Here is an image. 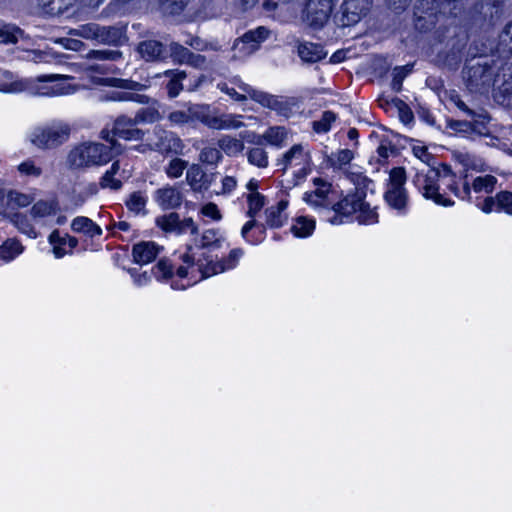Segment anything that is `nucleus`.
Returning <instances> with one entry per match:
<instances>
[{
    "label": "nucleus",
    "instance_id": "13",
    "mask_svg": "<svg viewBox=\"0 0 512 512\" xmlns=\"http://www.w3.org/2000/svg\"><path fill=\"white\" fill-rule=\"evenodd\" d=\"M155 202L162 209H175L182 204L183 194L177 185H165L154 193Z\"/></svg>",
    "mask_w": 512,
    "mask_h": 512
},
{
    "label": "nucleus",
    "instance_id": "40",
    "mask_svg": "<svg viewBox=\"0 0 512 512\" xmlns=\"http://www.w3.org/2000/svg\"><path fill=\"white\" fill-rule=\"evenodd\" d=\"M56 212V204L53 201L40 200L36 202L31 208V215L34 218H42Z\"/></svg>",
    "mask_w": 512,
    "mask_h": 512
},
{
    "label": "nucleus",
    "instance_id": "55",
    "mask_svg": "<svg viewBox=\"0 0 512 512\" xmlns=\"http://www.w3.org/2000/svg\"><path fill=\"white\" fill-rule=\"evenodd\" d=\"M285 220V216L279 212V209L270 207L266 209V222L271 227H280Z\"/></svg>",
    "mask_w": 512,
    "mask_h": 512
},
{
    "label": "nucleus",
    "instance_id": "48",
    "mask_svg": "<svg viewBox=\"0 0 512 512\" xmlns=\"http://www.w3.org/2000/svg\"><path fill=\"white\" fill-rule=\"evenodd\" d=\"M499 47L503 52L512 53V21L509 22L499 36Z\"/></svg>",
    "mask_w": 512,
    "mask_h": 512
},
{
    "label": "nucleus",
    "instance_id": "30",
    "mask_svg": "<svg viewBox=\"0 0 512 512\" xmlns=\"http://www.w3.org/2000/svg\"><path fill=\"white\" fill-rule=\"evenodd\" d=\"M247 160L251 165L258 168H266L269 164L268 152L260 146L249 148L247 151Z\"/></svg>",
    "mask_w": 512,
    "mask_h": 512
},
{
    "label": "nucleus",
    "instance_id": "9",
    "mask_svg": "<svg viewBox=\"0 0 512 512\" xmlns=\"http://www.w3.org/2000/svg\"><path fill=\"white\" fill-rule=\"evenodd\" d=\"M155 140L149 143V147L161 154H182L184 144L173 132L167 131L159 126L154 128Z\"/></svg>",
    "mask_w": 512,
    "mask_h": 512
},
{
    "label": "nucleus",
    "instance_id": "25",
    "mask_svg": "<svg viewBox=\"0 0 512 512\" xmlns=\"http://www.w3.org/2000/svg\"><path fill=\"white\" fill-rule=\"evenodd\" d=\"M134 118L138 123L151 124L160 121L162 115L158 109V102L153 100L150 106L139 109Z\"/></svg>",
    "mask_w": 512,
    "mask_h": 512
},
{
    "label": "nucleus",
    "instance_id": "6",
    "mask_svg": "<svg viewBox=\"0 0 512 512\" xmlns=\"http://www.w3.org/2000/svg\"><path fill=\"white\" fill-rule=\"evenodd\" d=\"M406 173L404 168H393L389 176L388 189L385 192V200L388 205L398 211H404L407 206L408 196L404 188Z\"/></svg>",
    "mask_w": 512,
    "mask_h": 512
},
{
    "label": "nucleus",
    "instance_id": "43",
    "mask_svg": "<svg viewBox=\"0 0 512 512\" xmlns=\"http://www.w3.org/2000/svg\"><path fill=\"white\" fill-rule=\"evenodd\" d=\"M358 219L359 222L364 224H371L377 222V213L374 209L370 207L368 203L361 200V205L358 206Z\"/></svg>",
    "mask_w": 512,
    "mask_h": 512
},
{
    "label": "nucleus",
    "instance_id": "3",
    "mask_svg": "<svg viewBox=\"0 0 512 512\" xmlns=\"http://www.w3.org/2000/svg\"><path fill=\"white\" fill-rule=\"evenodd\" d=\"M277 166L285 173L288 169L296 168L292 179H288V187L299 185L310 172L311 155L310 151L303 144H295L277 160Z\"/></svg>",
    "mask_w": 512,
    "mask_h": 512
},
{
    "label": "nucleus",
    "instance_id": "54",
    "mask_svg": "<svg viewBox=\"0 0 512 512\" xmlns=\"http://www.w3.org/2000/svg\"><path fill=\"white\" fill-rule=\"evenodd\" d=\"M168 120L171 125L181 126L190 123L189 109L187 110H175L169 113Z\"/></svg>",
    "mask_w": 512,
    "mask_h": 512
},
{
    "label": "nucleus",
    "instance_id": "34",
    "mask_svg": "<svg viewBox=\"0 0 512 512\" xmlns=\"http://www.w3.org/2000/svg\"><path fill=\"white\" fill-rule=\"evenodd\" d=\"M190 123L199 121L205 126L208 123L209 116L211 113V108L207 104H193L188 107Z\"/></svg>",
    "mask_w": 512,
    "mask_h": 512
},
{
    "label": "nucleus",
    "instance_id": "12",
    "mask_svg": "<svg viewBox=\"0 0 512 512\" xmlns=\"http://www.w3.org/2000/svg\"><path fill=\"white\" fill-rule=\"evenodd\" d=\"M139 124L135 118L119 116L113 126V134L126 141H140L144 138L145 132L136 127Z\"/></svg>",
    "mask_w": 512,
    "mask_h": 512
},
{
    "label": "nucleus",
    "instance_id": "4",
    "mask_svg": "<svg viewBox=\"0 0 512 512\" xmlns=\"http://www.w3.org/2000/svg\"><path fill=\"white\" fill-rule=\"evenodd\" d=\"M441 169L429 167L425 170H421L415 177V185L426 199L433 200L436 204L442 206H452L454 204L448 198H445L438 192L439 187L437 181L441 179Z\"/></svg>",
    "mask_w": 512,
    "mask_h": 512
},
{
    "label": "nucleus",
    "instance_id": "56",
    "mask_svg": "<svg viewBox=\"0 0 512 512\" xmlns=\"http://www.w3.org/2000/svg\"><path fill=\"white\" fill-rule=\"evenodd\" d=\"M220 242L219 232L215 229L205 230L201 236L200 246L202 248L218 245Z\"/></svg>",
    "mask_w": 512,
    "mask_h": 512
},
{
    "label": "nucleus",
    "instance_id": "36",
    "mask_svg": "<svg viewBox=\"0 0 512 512\" xmlns=\"http://www.w3.org/2000/svg\"><path fill=\"white\" fill-rule=\"evenodd\" d=\"M315 222L306 217H299L291 227L292 233L297 237H307L312 234Z\"/></svg>",
    "mask_w": 512,
    "mask_h": 512
},
{
    "label": "nucleus",
    "instance_id": "33",
    "mask_svg": "<svg viewBox=\"0 0 512 512\" xmlns=\"http://www.w3.org/2000/svg\"><path fill=\"white\" fill-rule=\"evenodd\" d=\"M497 184V178L493 175H484L476 177L471 184L476 193H492Z\"/></svg>",
    "mask_w": 512,
    "mask_h": 512
},
{
    "label": "nucleus",
    "instance_id": "38",
    "mask_svg": "<svg viewBox=\"0 0 512 512\" xmlns=\"http://www.w3.org/2000/svg\"><path fill=\"white\" fill-rule=\"evenodd\" d=\"M74 0H38L39 5L50 14H59L64 12L73 4Z\"/></svg>",
    "mask_w": 512,
    "mask_h": 512
},
{
    "label": "nucleus",
    "instance_id": "59",
    "mask_svg": "<svg viewBox=\"0 0 512 512\" xmlns=\"http://www.w3.org/2000/svg\"><path fill=\"white\" fill-rule=\"evenodd\" d=\"M117 100L122 101H134L141 104H149L151 101L150 97L144 94H137L131 92L118 93Z\"/></svg>",
    "mask_w": 512,
    "mask_h": 512
},
{
    "label": "nucleus",
    "instance_id": "44",
    "mask_svg": "<svg viewBox=\"0 0 512 512\" xmlns=\"http://www.w3.org/2000/svg\"><path fill=\"white\" fill-rule=\"evenodd\" d=\"M122 57V53L119 50H91L87 54V58L89 59H97V60H110L116 61Z\"/></svg>",
    "mask_w": 512,
    "mask_h": 512
},
{
    "label": "nucleus",
    "instance_id": "27",
    "mask_svg": "<svg viewBox=\"0 0 512 512\" xmlns=\"http://www.w3.org/2000/svg\"><path fill=\"white\" fill-rule=\"evenodd\" d=\"M437 5L436 9L442 14L457 17L464 10L462 0H431Z\"/></svg>",
    "mask_w": 512,
    "mask_h": 512
},
{
    "label": "nucleus",
    "instance_id": "22",
    "mask_svg": "<svg viewBox=\"0 0 512 512\" xmlns=\"http://www.w3.org/2000/svg\"><path fill=\"white\" fill-rule=\"evenodd\" d=\"M252 33H245L241 38L234 42L233 50L235 51L233 59H241L251 55L257 50V44L250 42Z\"/></svg>",
    "mask_w": 512,
    "mask_h": 512
},
{
    "label": "nucleus",
    "instance_id": "37",
    "mask_svg": "<svg viewBox=\"0 0 512 512\" xmlns=\"http://www.w3.org/2000/svg\"><path fill=\"white\" fill-rule=\"evenodd\" d=\"M99 24L96 23H88L79 26L78 28L71 29L69 31V35L82 37L88 40H98L99 33Z\"/></svg>",
    "mask_w": 512,
    "mask_h": 512
},
{
    "label": "nucleus",
    "instance_id": "24",
    "mask_svg": "<svg viewBox=\"0 0 512 512\" xmlns=\"http://www.w3.org/2000/svg\"><path fill=\"white\" fill-rule=\"evenodd\" d=\"M164 76L169 77V82L166 85L168 96L170 98L177 97L183 90L182 81L186 78V73L179 70H167Z\"/></svg>",
    "mask_w": 512,
    "mask_h": 512
},
{
    "label": "nucleus",
    "instance_id": "28",
    "mask_svg": "<svg viewBox=\"0 0 512 512\" xmlns=\"http://www.w3.org/2000/svg\"><path fill=\"white\" fill-rule=\"evenodd\" d=\"M287 137L288 131L281 126L270 127L262 135L263 139H265L269 144L276 147H282L285 144Z\"/></svg>",
    "mask_w": 512,
    "mask_h": 512
},
{
    "label": "nucleus",
    "instance_id": "58",
    "mask_svg": "<svg viewBox=\"0 0 512 512\" xmlns=\"http://www.w3.org/2000/svg\"><path fill=\"white\" fill-rule=\"evenodd\" d=\"M19 29L9 25H0V43H14L17 41L16 33Z\"/></svg>",
    "mask_w": 512,
    "mask_h": 512
},
{
    "label": "nucleus",
    "instance_id": "63",
    "mask_svg": "<svg viewBox=\"0 0 512 512\" xmlns=\"http://www.w3.org/2000/svg\"><path fill=\"white\" fill-rule=\"evenodd\" d=\"M210 129L222 130L223 127V113L218 111H211L208 123L206 125Z\"/></svg>",
    "mask_w": 512,
    "mask_h": 512
},
{
    "label": "nucleus",
    "instance_id": "52",
    "mask_svg": "<svg viewBox=\"0 0 512 512\" xmlns=\"http://www.w3.org/2000/svg\"><path fill=\"white\" fill-rule=\"evenodd\" d=\"M243 116L238 114L223 113L222 130H237L245 126L242 122Z\"/></svg>",
    "mask_w": 512,
    "mask_h": 512
},
{
    "label": "nucleus",
    "instance_id": "57",
    "mask_svg": "<svg viewBox=\"0 0 512 512\" xmlns=\"http://www.w3.org/2000/svg\"><path fill=\"white\" fill-rule=\"evenodd\" d=\"M412 151L414 156L426 164L428 168L432 167L434 163V156L428 152L427 147L416 145L412 148Z\"/></svg>",
    "mask_w": 512,
    "mask_h": 512
},
{
    "label": "nucleus",
    "instance_id": "11",
    "mask_svg": "<svg viewBox=\"0 0 512 512\" xmlns=\"http://www.w3.org/2000/svg\"><path fill=\"white\" fill-rule=\"evenodd\" d=\"M156 224L166 233H175L177 235L190 232L192 235L198 233V227L192 218L180 219L179 214L171 212L166 215L159 216Z\"/></svg>",
    "mask_w": 512,
    "mask_h": 512
},
{
    "label": "nucleus",
    "instance_id": "8",
    "mask_svg": "<svg viewBox=\"0 0 512 512\" xmlns=\"http://www.w3.org/2000/svg\"><path fill=\"white\" fill-rule=\"evenodd\" d=\"M313 183L316 187L315 190L306 192L304 200L315 208L329 212L335 198V192L332 190L331 184L321 178H315Z\"/></svg>",
    "mask_w": 512,
    "mask_h": 512
},
{
    "label": "nucleus",
    "instance_id": "51",
    "mask_svg": "<svg viewBox=\"0 0 512 512\" xmlns=\"http://www.w3.org/2000/svg\"><path fill=\"white\" fill-rule=\"evenodd\" d=\"M497 195V211L512 215V192L501 191Z\"/></svg>",
    "mask_w": 512,
    "mask_h": 512
},
{
    "label": "nucleus",
    "instance_id": "2",
    "mask_svg": "<svg viewBox=\"0 0 512 512\" xmlns=\"http://www.w3.org/2000/svg\"><path fill=\"white\" fill-rule=\"evenodd\" d=\"M108 139L107 136H104ZM111 147H108L102 143H82L74 147L68 154L67 163L71 168L80 169L94 165H102L107 163L111 159V150L117 149L116 141L110 140Z\"/></svg>",
    "mask_w": 512,
    "mask_h": 512
},
{
    "label": "nucleus",
    "instance_id": "15",
    "mask_svg": "<svg viewBox=\"0 0 512 512\" xmlns=\"http://www.w3.org/2000/svg\"><path fill=\"white\" fill-rule=\"evenodd\" d=\"M372 5V0H345L342 9L347 24L357 23L366 15Z\"/></svg>",
    "mask_w": 512,
    "mask_h": 512
},
{
    "label": "nucleus",
    "instance_id": "53",
    "mask_svg": "<svg viewBox=\"0 0 512 512\" xmlns=\"http://www.w3.org/2000/svg\"><path fill=\"white\" fill-rule=\"evenodd\" d=\"M49 241L51 244H59L61 246L68 245L70 249H73L78 245L77 238L70 235H65L62 237L60 236L58 231H54L51 233V235L49 236Z\"/></svg>",
    "mask_w": 512,
    "mask_h": 512
},
{
    "label": "nucleus",
    "instance_id": "45",
    "mask_svg": "<svg viewBox=\"0 0 512 512\" xmlns=\"http://www.w3.org/2000/svg\"><path fill=\"white\" fill-rule=\"evenodd\" d=\"M441 179H447L448 189L458 198L461 197V190L459 189L456 181V175L452 172L451 168L447 165H443L441 168Z\"/></svg>",
    "mask_w": 512,
    "mask_h": 512
},
{
    "label": "nucleus",
    "instance_id": "20",
    "mask_svg": "<svg viewBox=\"0 0 512 512\" xmlns=\"http://www.w3.org/2000/svg\"><path fill=\"white\" fill-rule=\"evenodd\" d=\"M298 55L307 63H315L326 56V52L319 44L304 42L298 46Z\"/></svg>",
    "mask_w": 512,
    "mask_h": 512
},
{
    "label": "nucleus",
    "instance_id": "10",
    "mask_svg": "<svg viewBox=\"0 0 512 512\" xmlns=\"http://www.w3.org/2000/svg\"><path fill=\"white\" fill-rule=\"evenodd\" d=\"M365 198V191L357 188L354 194H349L340 201L333 200L330 211L334 212V216L329 218L332 224L342 223V216H349L358 211L361 200Z\"/></svg>",
    "mask_w": 512,
    "mask_h": 512
},
{
    "label": "nucleus",
    "instance_id": "47",
    "mask_svg": "<svg viewBox=\"0 0 512 512\" xmlns=\"http://www.w3.org/2000/svg\"><path fill=\"white\" fill-rule=\"evenodd\" d=\"M170 51L174 60L181 64H186L192 53L188 48L176 42L170 44Z\"/></svg>",
    "mask_w": 512,
    "mask_h": 512
},
{
    "label": "nucleus",
    "instance_id": "39",
    "mask_svg": "<svg viewBox=\"0 0 512 512\" xmlns=\"http://www.w3.org/2000/svg\"><path fill=\"white\" fill-rule=\"evenodd\" d=\"M146 203V197L139 191L130 194L126 200L127 208L135 214L145 213Z\"/></svg>",
    "mask_w": 512,
    "mask_h": 512
},
{
    "label": "nucleus",
    "instance_id": "14",
    "mask_svg": "<svg viewBox=\"0 0 512 512\" xmlns=\"http://www.w3.org/2000/svg\"><path fill=\"white\" fill-rule=\"evenodd\" d=\"M28 89L32 94L42 96L64 95L69 94L73 89L69 85L63 83H55L47 86H29L27 87L24 82H14L11 84L10 91L20 92Z\"/></svg>",
    "mask_w": 512,
    "mask_h": 512
},
{
    "label": "nucleus",
    "instance_id": "23",
    "mask_svg": "<svg viewBox=\"0 0 512 512\" xmlns=\"http://www.w3.org/2000/svg\"><path fill=\"white\" fill-rule=\"evenodd\" d=\"M221 152L225 153L227 156H236L240 154L245 146L241 139H237L230 135H223L218 139L217 142Z\"/></svg>",
    "mask_w": 512,
    "mask_h": 512
},
{
    "label": "nucleus",
    "instance_id": "31",
    "mask_svg": "<svg viewBox=\"0 0 512 512\" xmlns=\"http://www.w3.org/2000/svg\"><path fill=\"white\" fill-rule=\"evenodd\" d=\"M23 252V246L16 239H8L0 246V258L11 261Z\"/></svg>",
    "mask_w": 512,
    "mask_h": 512
},
{
    "label": "nucleus",
    "instance_id": "49",
    "mask_svg": "<svg viewBox=\"0 0 512 512\" xmlns=\"http://www.w3.org/2000/svg\"><path fill=\"white\" fill-rule=\"evenodd\" d=\"M264 197L260 193L248 195V215L253 218L264 206Z\"/></svg>",
    "mask_w": 512,
    "mask_h": 512
},
{
    "label": "nucleus",
    "instance_id": "7",
    "mask_svg": "<svg viewBox=\"0 0 512 512\" xmlns=\"http://www.w3.org/2000/svg\"><path fill=\"white\" fill-rule=\"evenodd\" d=\"M334 0H308L303 21L313 28H321L328 21Z\"/></svg>",
    "mask_w": 512,
    "mask_h": 512
},
{
    "label": "nucleus",
    "instance_id": "61",
    "mask_svg": "<svg viewBox=\"0 0 512 512\" xmlns=\"http://www.w3.org/2000/svg\"><path fill=\"white\" fill-rule=\"evenodd\" d=\"M229 269L228 264H226L225 260L219 261L216 263L208 264L205 269L202 271L203 277H210L212 275L222 273L225 270Z\"/></svg>",
    "mask_w": 512,
    "mask_h": 512
},
{
    "label": "nucleus",
    "instance_id": "32",
    "mask_svg": "<svg viewBox=\"0 0 512 512\" xmlns=\"http://www.w3.org/2000/svg\"><path fill=\"white\" fill-rule=\"evenodd\" d=\"M223 159L220 148L214 146H205L199 153V161L210 166H217Z\"/></svg>",
    "mask_w": 512,
    "mask_h": 512
},
{
    "label": "nucleus",
    "instance_id": "1",
    "mask_svg": "<svg viewBox=\"0 0 512 512\" xmlns=\"http://www.w3.org/2000/svg\"><path fill=\"white\" fill-rule=\"evenodd\" d=\"M497 61L487 57L468 60L462 70L467 89L475 93H484L494 84L498 71Z\"/></svg>",
    "mask_w": 512,
    "mask_h": 512
},
{
    "label": "nucleus",
    "instance_id": "19",
    "mask_svg": "<svg viewBox=\"0 0 512 512\" xmlns=\"http://www.w3.org/2000/svg\"><path fill=\"white\" fill-rule=\"evenodd\" d=\"M71 229L75 233H81L90 238L100 236L102 234V229L90 218L85 216H78L74 218L71 223Z\"/></svg>",
    "mask_w": 512,
    "mask_h": 512
},
{
    "label": "nucleus",
    "instance_id": "41",
    "mask_svg": "<svg viewBox=\"0 0 512 512\" xmlns=\"http://www.w3.org/2000/svg\"><path fill=\"white\" fill-rule=\"evenodd\" d=\"M187 166V161L181 158H174L169 162V164L165 168V173L169 178H179L183 174Z\"/></svg>",
    "mask_w": 512,
    "mask_h": 512
},
{
    "label": "nucleus",
    "instance_id": "60",
    "mask_svg": "<svg viewBox=\"0 0 512 512\" xmlns=\"http://www.w3.org/2000/svg\"><path fill=\"white\" fill-rule=\"evenodd\" d=\"M353 159V152L349 149H343L340 150L336 156L335 159H332V165L337 168H341Z\"/></svg>",
    "mask_w": 512,
    "mask_h": 512
},
{
    "label": "nucleus",
    "instance_id": "17",
    "mask_svg": "<svg viewBox=\"0 0 512 512\" xmlns=\"http://www.w3.org/2000/svg\"><path fill=\"white\" fill-rule=\"evenodd\" d=\"M127 41L126 26H99L97 42L119 46Z\"/></svg>",
    "mask_w": 512,
    "mask_h": 512
},
{
    "label": "nucleus",
    "instance_id": "50",
    "mask_svg": "<svg viewBox=\"0 0 512 512\" xmlns=\"http://www.w3.org/2000/svg\"><path fill=\"white\" fill-rule=\"evenodd\" d=\"M17 169L24 176L37 178L42 175L41 167L37 166L35 162L30 159L20 163Z\"/></svg>",
    "mask_w": 512,
    "mask_h": 512
},
{
    "label": "nucleus",
    "instance_id": "62",
    "mask_svg": "<svg viewBox=\"0 0 512 512\" xmlns=\"http://www.w3.org/2000/svg\"><path fill=\"white\" fill-rule=\"evenodd\" d=\"M268 97L271 98L272 100H274V101H272L273 104L271 103L270 105H263L264 107H268L270 109L276 110L281 115L288 116V114L290 112V108H289L287 102L280 100L277 97L270 95V94H268Z\"/></svg>",
    "mask_w": 512,
    "mask_h": 512
},
{
    "label": "nucleus",
    "instance_id": "35",
    "mask_svg": "<svg viewBox=\"0 0 512 512\" xmlns=\"http://www.w3.org/2000/svg\"><path fill=\"white\" fill-rule=\"evenodd\" d=\"M190 0H158L160 10L169 15H178L188 6Z\"/></svg>",
    "mask_w": 512,
    "mask_h": 512
},
{
    "label": "nucleus",
    "instance_id": "16",
    "mask_svg": "<svg viewBox=\"0 0 512 512\" xmlns=\"http://www.w3.org/2000/svg\"><path fill=\"white\" fill-rule=\"evenodd\" d=\"M137 52L147 62L161 61L166 57L165 46L157 40H144L137 46Z\"/></svg>",
    "mask_w": 512,
    "mask_h": 512
},
{
    "label": "nucleus",
    "instance_id": "29",
    "mask_svg": "<svg viewBox=\"0 0 512 512\" xmlns=\"http://www.w3.org/2000/svg\"><path fill=\"white\" fill-rule=\"evenodd\" d=\"M120 165L119 162L116 161L112 164L110 169L106 171L103 177L100 180V187L105 189L109 188L112 190H118L122 186V182L120 179L116 178L115 175L119 172Z\"/></svg>",
    "mask_w": 512,
    "mask_h": 512
},
{
    "label": "nucleus",
    "instance_id": "64",
    "mask_svg": "<svg viewBox=\"0 0 512 512\" xmlns=\"http://www.w3.org/2000/svg\"><path fill=\"white\" fill-rule=\"evenodd\" d=\"M399 117L405 124L410 123L413 119V113L409 107L401 100L398 101Z\"/></svg>",
    "mask_w": 512,
    "mask_h": 512
},
{
    "label": "nucleus",
    "instance_id": "21",
    "mask_svg": "<svg viewBox=\"0 0 512 512\" xmlns=\"http://www.w3.org/2000/svg\"><path fill=\"white\" fill-rule=\"evenodd\" d=\"M205 177L206 174L198 164H193L186 173L187 183L195 192H201L208 188Z\"/></svg>",
    "mask_w": 512,
    "mask_h": 512
},
{
    "label": "nucleus",
    "instance_id": "5",
    "mask_svg": "<svg viewBox=\"0 0 512 512\" xmlns=\"http://www.w3.org/2000/svg\"><path fill=\"white\" fill-rule=\"evenodd\" d=\"M70 132L69 125L64 123L37 128L31 134V142L38 148L52 149L66 142Z\"/></svg>",
    "mask_w": 512,
    "mask_h": 512
},
{
    "label": "nucleus",
    "instance_id": "18",
    "mask_svg": "<svg viewBox=\"0 0 512 512\" xmlns=\"http://www.w3.org/2000/svg\"><path fill=\"white\" fill-rule=\"evenodd\" d=\"M160 248L154 242H141L133 247V258L137 264L144 265L152 262Z\"/></svg>",
    "mask_w": 512,
    "mask_h": 512
},
{
    "label": "nucleus",
    "instance_id": "42",
    "mask_svg": "<svg viewBox=\"0 0 512 512\" xmlns=\"http://www.w3.org/2000/svg\"><path fill=\"white\" fill-rule=\"evenodd\" d=\"M412 71V65L398 66L393 70L392 89L399 92L405 77Z\"/></svg>",
    "mask_w": 512,
    "mask_h": 512
},
{
    "label": "nucleus",
    "instance_id": "26",
    "mask_svg": "<svg viewBox=\"0 0 512 512\" xmlns=\"http://www.w3.org/2000/svg\"><path fill=\"white\" fill-rule=\"evenodd\" d=\"M237 84L242 94L248 95L251 99L258 102L261 105H270L273 101L268 97V93L253 89L250 85L242 82L240 79H234L233 81Z\"/></svg>",
    "mask_w": 512,
    "mask_h": 512
},
{
    "label": "nucleus",
    "instance_id": "46",
    "mask_svg": "<svg viewBox=\"0 0 512 512\" xmlns=\"http://www.w3.org/2000/svg\"><path fill=\"white\" fill-rule=\"evenodd\" d=\"M336 120L335 113L331 111H325L320 120L313 122V128L317 133L328 132L333 123Z\"/></svg>",
    "mask_w": 512,
    "mask_h": 512
}]
</instances>
